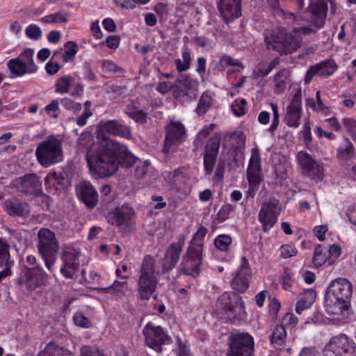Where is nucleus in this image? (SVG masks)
Here are the masks:
<instances>
[{
    "mask_svg": "<svg viewBox=\"0 0 356 356\" xmlns=\"http://www.w3.org/2000/svg\"><path fill=\"white\" fill-rule=\"evenodd\" d=\"M312 13L309 26L294 27L292 32L284 30L274 31L265 36L264 42L268 50L278 53L280 56L288 55L301 47L302 40L295 34L304 35L314 34L325 25L327 13L325 0H311L308 7Z\"/></svg>",
    "mask_w": 356,
    "mask_h": 356,
    "instance_id": "1",
    "label": "nucleus"
},
{
    "mask_svg": "<svg viewBox=\"0 0 356 356\" xmlns=\"http://www.w3.org/2000/svg\"><path fill=\"white\" fill-rule=\"evenodd\" d=\"M110 139L104 143H92L90 134H83L78 140L79 149L88 148L86 160L90 171L99 177H106L113 175L118 170V163L111 147L106 145Z\"/></svg>",
    "mask_w": 356,
    "mask_h": 356,
    "instance_id": "2",
    "label": "nucleus"
},
{
    "mask_svg": "<svg viewBox=\"0 0 356 356\" xmlns=\"http://www.w3.org/2000/svg\"><path fill=\"white\" fill-rule=\"evenodd\" d=\"M352 296V285L346 278H337L332 281L325 293V307L328 314L339 318L348 308Z\"/></svg>",
    "mask_w": 356,
    "mask_h": 356,
    "instance_id": "3",
    "label": "nucleus"
},
{
    "mask_svg": "<svg viewBox=\"0 0 356 356\" xmlns=\"http://www.w3.org/2000/svg\"><path fill=\"white\" fill-rule=\"evenodd\" d=\"M207 229L200 227L193 235L186 253L181 263V270L187 275L196 276L199 273L200 266L202 261V249L204 238Z\"/></svg>",
    "mask_w": 356,
    "mask_h": 356,
    "instance_id": "4",
    "label": "nucleus"
},
{
    "mask_svg": "<svg viewBox=\"0 0 356 356\" xmlns=\"http://www.w3.org/2000/svg\"><path fill=\"white\" fill-rule=\"evenodd\" d=\"M156 261L147 255L143 259L138 280V291L142 300H149L156 289L159 272L155 268Z\"/></svg>",
    "mask_w": 356,
    "mask_h": 356,
    "instance_id": "5",
    "label": "nucleus"
},
{
    "mask_svg": "<svg viewBox=\"0 0 356 356\" xmlns=\"http://www.w3.org/2000/svg\"><path fill=\"white\" fill-rule=\"evenodd\" d=\"M37 236L38 251L45 262L47 270L49 272H53L59 249L56 235L49 229L41 228L38 232Z\"/></svg>",
    "mask_w": 356,
    "mask_h": 356,
    "instance_id": "6",
    "label": "nucleus"
},
{
    "mask_svg": "<svg viewBox=\"0 0 356 356\" xmlns=\"http://www.w3.org/2000/svg\"><path fill=\"white\" fill-rule=\"evenodd\" d=\"M35 155L38 162L45 168L63 159L62 142L53 136H49L37 147Z\"/></svg>",
    "mask_w": 356,
    "mask_h": 356,
    "instance_id": "7",
    "label": "nucleus"
},
{
    "mask_svg": "<svg viewBox=\"0 0 356 356\" xmlns=\"http://www.w3.org/2000/svg\"><path fill=\"white\" fill-rule=\"evenodd\" d=\"M254 339L247 332H232L229 337L227 356H252Z\"/></svg>",
    "mask_w": 356,
    "mask_h": 356,
    "instance_id": "8",
    "label": "nucleus"
},
{
    "mask_svg": "<svg viewBox=\"0 0 356 356\" xmlns=\"http://www.w3.org/2000/svg\"><path fill=\"white\" fill-rule=\"evenodd\" d=\"M186 136V128L181 122L171 121L168 123L165 127L163 153L175 152L176 147L185 141Z\"/></svg>",
    "mask_w": 356,
    "mask_h": 356,
    "instance_id": "9",
    "label": "nucleus"
},
{
    "mask_svg": "<svg viewBox=\"0 0 356 356\" xmlns=\"http://www.w3.org/2000/svg\"><path fill=\"white\" fill-rule=\"evenodd\" d=\"M47 282L48 275L40 267L26 268L17 280L20 287L29 292L46 285Z\"/></svg>",
    "mask_w": 356,
    "mask_h": 356,
    "instance_id": "10",
    "label": "nucleus"
},
{
    "mask_svg": "<svg viewBox=\"0 0 356 356\" xmlns=\"http://www.w3.org/2000/svg\"><path fill=\"white\" fill-rule=\"evenodd\" d=\"M280 210V201L275 198H270L262 203L258 219L263 225L264 232L268 231L277 222Z\"/></svg>",
    "mask_w": 356,
    "mask_h": 356,
    "instance_id": "11",
    "label": "nucleus"
},
{
    "mask_svg": "<svg viewBox=\"0 0 356 356\" xmlns=\"http://www.w3.org/2000/svg\"><path fill=\"white\" fill-rule=\"evenodd\" d=\"M105 134L127 139L131 138V128L115 120L101 121L99 122L98 125L97 138L102 143H104L105 139H110L104 135Z\"/></svg>",
    "mask_w": 356,
    "mask_h": 356,
    "instance_id": "12",
    "label": "nucleus"
},
{
    "mask_svg": "<svg viewBox=\"0 0 356 356\" xmlns=\"http://www.w3.org/2000/svg\"><path fill=\"white\" fill-rule=\"evenodd\" d=\"M302 113V90L299 88L285 108L284 122L289 127L298 128Z\"/></svg>",
    "mask_w": 356,
    "mask_h": 356,
    "instance_id": "13",
    "label": "nucleus"
},
{
    "mask_svg": "<svg viewBox=\"0 0 356 356\" xmlns=\"http://www.w3.org/2000/svg\"><path fill=\"white\" fill-rule=\"evenodd\" d=\"M221 142V134L216 133L207 142L203 154L204 170L206 175L213 173Z\"/></svg>",
    "mask_w": 356,
    "mask_h": 356,
    "instance_id": "14",
    "label": "nucleus"
},
{
    "mask_svg": "<svg viewBox=\"0 0 356 356\" xmlns=\"http://www.w3.org/2000/svg\"><path fill=\"white\" fill-rule=\"evenodd\" d=\"M327 354L330 352L337 356H356V346L349 341L345 334L334 337L325 346Z\"/></svg>",
    "mask_w": 356,
    "mask_h": 356,
    "instance_id": "15",
    "label": "nucleus"
},
{
    "mask_svg": "<svg viewBox=\"0 0 356 356\" xmlns=\"http://www.w3.org/2000/svg\"><path fill=\"white\" fill-rule=\"evenodd\" d=\"M145 343L157 353L162 351V346L168 340V337L161 326H154L152 323H148L143 329Z\"/></svg>",
    "mask_w": 356,
    "mask_h": 356,
    "instance_id": "16",
    "label": "nucleus"
},
{
    "mask_svg": "<svg viewBox=\"0 0 356 356\" xmlns=\"http://www.w3.org/2000/svg\"><path fill=\"white\" fill-rule=\"evenodd\" d=\"M81 253L75 249H67L61 254L60 273L67 279H73L79 268Z\"/></svg>",
    "mask_w": 356,
    "mask_h": 356,
    "instance_id": "17",
    "label": "nucleus"
},
{
    "mask_svg": "<svg viewBox=\"0 0 356 356\" xmlns=\"http://www.w3.org/2000/svg\"><path fill=\"white\" fill-rule=\"evenodd\" d=\"M254 151V149L252 150ZM247 177L249 182V195L253 197L262 181L261 175L260 158L257 151L252 152L247 170Z\"/></svg>",
    "mask_w": 356,
    "mask_h": 356,
    "instance_id": "18",
    "label": "nucleus"
},
{
    "mask_svg": "<svg viewBox=\"0 0 356 356\" xmlns=\"http://www.w3.org/2000/svg\"><path fill=\"white\" fill-rule=\"evenodd\" d=\"M218 305L222 309L227 311L228 314L233 316L243 314L245 312L242 298L235 293H223L218 298Z\"/></svg>",
    "mask_w": 356,
    "mask_h": 356,
    "instance_id": "19",
    "label": "nucleus"
},
{
    "mask_svg": "<svg viewBox=\"0 0 356 356\" xmlns=\"http://www.w3.org/2000/svg\"><path fill=\"white\" fill-rule=\"evenodd\" d=\"M297 158L305 175L312 179L318 180L323 179L322 165L316 161L308 153L301 151L298 152Z\"/></svg>",
    "mask_w": 356,
    "mask_h": 356,
    "instance_id": "20",
    "label": "nucleus"
},
{
    "mask_svg": "<svg viewBox=\"0 0 356 356\" xmlns=\"http://www.w3.org/2000/svg\"><path fill=\"white\" fill-rule=\"evenodd\" d=\"M13 186L21 193L38 195L42 192V183L35 174L26 175L15 179Z\"/></svg>",
    "mask_w": 356,
    "mask_h": 356,
    "instance_id": "21",
    "label": "nucleus"
},
{
    "mask_svg": "<svg viewBox=\"0 0 356 356\" xmlns=\"http://www.w3.org/2000/svg\"><path fill=\"white\" fill-rule=\"evenodd\" d=\"M76 196L88 208L93 209L98 203V193L92 184L86 180L79 182L75 186Z\"/></svg>",
    "mask_w": 356,
    "mask_h": 356,
    "instance_id": "22",
    "label": "nucleus"
},
{
    "mask_svg": "<svg viewBox=\"0 0 356 356\" xmlns=\"http://www.w3.org/2000/svg\"><path fill=\"white\" fill-rule=\"evenodd\" d=\"M252 273L249 262L243 257L241 258L240 269L232 280L231 286L235 291L243 293L248 289Z\"/></svg>",
    "mask_w": 356,
    "mask_h": 356,
    "instance_id": "23",
    "label": "nucleus"
},
{
    "mask_svg": "<svg viewBox=\"0 0 356 356\" xmlns=\"http://www.w3.org/2000/svg\"><path fill=\"white\" fill-rule=\"evenodd\" d=\"M134 215V209L129 204H124L109 211L107 218L109 222L120 227L128 224Z\"/></svg>",
    "mask_w": 356,
    "mask_h": 356,
    "instance_id": "24",
    "label": "nucleus"
},
{
    "mask_svg": "<svg viewBox=\"0 0 356 356\" xmlns=\"http://www.w3.org/2000/svg\"><path fill=\"white\" fill-rule=\"evenodd\" d=\"M106 145L111 147L113 150L118 165L129 168L138 161L137 158L129 151L124 145L113 140H109Z\"/></svg>",
    "mask_w": 356,
    "mask_h": 356,
    "instance_id": "25",
    "label": "nucleus"
},
{
    "mask_svg": "<svg viewBox=\"0 0 356 356\" xmlns=\"http://www.w3.org/2000/svg\"><path fill=\"white\" fill-rule=\"evenodd\" d=\"M337 69V65L332 59H326L314 65L311 66L306 74L305 81L306 83L311 82L315 76L327 77L331 76Z\"/></svg>",
    "mask_w": 356,
    "mask_h": 356,
    "instance_id": "26",
    "label": "nucleus"
},
{
    "mask_svg": "<svg viewBox=\"0 0 356 356\" xmlns=\"http://www.w3.org/2000/svg\"><path fill=\"white\" fill-rule=\"evenodd\" d=\"M3 211L11 217L26 218L30 213L29 204L18 199H8L2 204Z\"/></svg>",
    "mask_w": 356,
    "mask_h": 356,
    "instance_id": "27",
    "label": "nucleus"
},
{
    "mask_svg": "<svg viewBox=\"0 0 356 356\" xmlns=\"http://www.w3.org/2000/svg\"><path fill=\"white\" fill-rule=\"evenodd\" d=\"M184 245V241H179L178 243L170 244L168 247L161 264L163 272L170 271L176 266L182 252Z\"/></svg>",
    "mask_w": 356,
    "mask_h": 356,
    "instance_id": "28",
    "label": "nucleus"
},
{
    "mask_svg": "<svg viewBox=\"0 0 356 356\" xmlns=\"http://www.w3.org/2000/svg\"><path fill=\"white\" fill-rule=\"evenodd\" d=\"M197 88V81L189 75H182L173 83L172 95L176 98H180L189 95L190 91Z\"/></svg>",
    "mask_w": 356,
    "mask_h": 356,
    "instance_id": "29",
    "label": "nucleus"
},
{
    "mask_svg": "<svg viewBox=\"0 0 356 356\" xmlns=\"http://www.w3.org/2000/svg\"><path fill=\"white\" fill-rule=\"evenodd\" d=\"M241 0H220L218 8L224 19L228 22L241 15Z\"/></svg>",
    "mask_w": 356,
    "mask_h": 356,
    "instance_id": "30",
    "label": "nucleus"
},
{
    "mask_svg": "<svg viewBox=\"0 0 356 356\" xmlns=\"http://www.w3.org/2000/svg\"><path fill=\"white\" fill-rule=\"evenodd\" d=\"M45 185L49 187L51 185H58L63 188H67L71 185L70 179L65 172L56 173L53 172L49 173L44 179Z\"/></svg>",
    "mask_w": 356,
    "mask_h": 356,
    "instance_id": "31",
    "label": "nucleus"
},
{
    "mask_svg": "<svg viewBox=\"0 0 356 356\" xmlns=\"http://www.w3.org/2000/svg\"><path fill=\"white\" fill-rule=\"evenodd\" d=\"M316 293L313 289L305 290L299 296V300L296 306V313L300 314L302 312L309 307L315 301Z\"/></svg>",
    "mask_w": 356,
    "mask_h": 356,
    "instance_id": "32",
    "label": "nucleus"
},
{
    "mask_svg": "<svg viewBox=\"0 0 356 356\" xmlns=\"http://www.w3.org/2000/svg\"><path fill=\"white\" fill-rule=\"evenodd\" d=\"M355 155V147L351 141L344 138L337 149V158L342 161L351 159Z\"/></svg>",
    "mask_w": 356,
    "mask_h": 356,
    "instance_id": "33",
    "label": "nucleus"
},
{
    "mask_svg": "<svg viewBox=\"0 0 356 356\" xmlns=\"http://www.w3.org/2000/svg\"><path fill=\"white\" fill-rule=\"evenodd\" d=\"M135 176L139 179H148L153 172V167L148 161H138L136 163Z\"/></svg>",
    "mask_w": 356,
    "mask_h": 356,
    "instance_id": "34",
    "label": "nucleus"
},
{
    "mask_svg": "<svg viewBox=\"0 0 356 356\" xmlns=\"http://www.w3.org/2000/svg\"><path fill=\"white\" fill-rule=\"evenodd\" d=\"M277 59L272 60L269 63H259L253 71V75L256 79L266 76L278 65Z\"/></svg>",
    "mask_w": 356,
    "mask_h": 356,
    "instance_id": "35",
    "label": "nucleus"
},
{
    "mask_svg": "<svg viewBox=\"0 0 356 356\" xmlns=\"http://www.w3.org/2000/svg\"><path fill=\"white\" fill-rule=\"evenodd\" d=\"M181 57L182 59L177 58L175 60L176 69L179 72L187 71L191 67V56L189 49L186 46H184L182 49Z\"/></svg>",
    "mask_w": 356,
    "mask_h": 356,
    "instance_id": "36",
    "label": "nucleus"
},
{
    "mask_svg": "<svg viewBox=\"0 0 356 356\" xmlns=\"http://www.w3.org/2000/svg\"><path fill=\"white\" fill-rule=\"evenodd\" d=\"M127 287V281L120 282L116 280L111 286L102 288L101 290L104 293L110 294L117 298L122 296L124 294V291Z\"/></svg>",
    "mask_w": 356,
    "mask_h": 356,
    "instance_id": "37",
    "label": "nucleus"
},
{
    "mask_svg": "<svg viewBox=\"0 0 356 356\" xmlns=\"http://www.w3.org/2000/svg\"><path fill=\"white\" fill-rule=\"evenodd\" d=\"M286 338V332L284 325H277L270 336V342L275 347L284 345Z\"/></svg>",
    "mask_w": 356,
    "mask_h": 356,
    "instance_id": "38",
    "label": "nucleus"
},
{
    "mask_svg": "<svg viewBox=\"0 0 356 356\" xmlns=\"http://www.w3.org/2000/svg\"><path fill=\"white\" fill-rule=\"evenodd\" d=\"M10 73L15 76H21L26 73H29L26 65L20 60V58L10 59L7 63Z\"/></svg>",
    "mask_w": 356,
    "mask_h": 356,
    "instance_id": "39",
    "label": "nucleus"
},
{
    "mask_svg": "<svg viewBox=\"0 0 356 356\" xmlns=\"http://www.w3.org/2000/svg\"><path fill=\"white\" fill-rule=\"evenodd\" d=\"M38 356H70L69 353L63 348L55 344L54 342L49 343L44 349L40 352Z\"/></svg>",
    "mask_w": 356,
    "mask_h": 356,
    "instance_id": "40",
    "label": "nucleus"
},
{
    "mask_svg": "<svg viewBox=\"0 0 356 356\" xmlns=\"http://www.w3.org/2000/svg\"><path fill=\"white\" fill-rule=\"evenodd\" d=\"M33 54L34 51L32 49H26L21 53L19 58L26 65L29 73H33L38 70V67L33 62Z\"/></svg>",
    "mask_w": 356,
    "mask_h": 356,
    "instance_id": "41",
    "label": "nucleus"
},
{
    "mask_svg": "<svg viewBox=\"0 0 356 356\" xmlns=\"http://www.w3.org/2000/svg\"><path fill=\"white\" fill-rule=\"evenodd\" d=\"M329 256H327V250L321 245H318L314 251L313 257V262L315 266H321L326 263L328 264Z\"/></svg>",
    "mask_w": 356,
    "mask_h": 356,
    "instance_id": "42",
    "label": "nucleus"
},
{
    "mask_svg": "<svg viewBox=\"0 0 356 356\" xmlns=\"http://www.w3.org/2000/svg\"><path fill=\"white\" fill-rule=\"evenodd\" d=\"M125 113L138 123L144 124L146 122L147 114L143 111L135 106H127L125 110Z\"/></svg>",
    "mask_w": 356,
    "mask_h": 356,
    "instance_id": "43",
    "label": "nucleus"
},
{
    "mask_svg": "<svg viewBox=\"0 0 356 356\" xmlns=\"http://www.w3.org/2000/svg\"><path fill=\"white\" fill-rule=\"evenodd\" d=\"M216 124L211 123L205 125L197 134L194 140V145L196 148L201 147L203 141L213 131Z\"/></svg>",
    "mask_w": 356,
    "mask_h": 356,
    "instance_id": "44",
    "label": "nucleus"
},
{
    "mask_svg": "<svg viewBox=\"0 0 356 356\" xmlns=\"http://www.w3.org/2000/svg\"><path fill=\"white\" fill-rule=\"evenodd\" d=\"M241 67L243 68L242 63L237 59L233 58L229 56L224 55L220 57L217 67L220 71H224L227 67Z\"/></svg>",
    "mask_w": 356,
    "mask_h": 356,
    "instance_id": "45",
    "label": "nucleus"
},
{
    "mask_svg": "<svg viewBox=\"0 0 356 356\" xmlns=\"http://www.w3.org/2000/svg\"><path fill=\"white\" fill-rule=\"evenodd\" d=\"M212 104L211 97L207 93H203L199 100L196 112L199 115L206 113Z\"/></svg>",
    "mask_w": 356,
    "mask_h": 356,
    "instance_id": "46",
    "label": "nucleus"
},
{
    "mask_svg": "<svg viewBox=\"0 0 356 356\" xmlns=\"http://www.w3.org/2000/svg\"><path fill=\"white\" fill-rule=\"evenodd\" d=\"M78 51V45L76 42L69 41L65 44V53L63 59L65 63L72 61Z\"/></svg>",
    "mask_w": 356,
    "mask_h": 356,
    "instance_id": "47",
    "label": "nucleus"
},
{
    "mask_svg": "<svg viewBox=\"0 0 356 356\" xmlns=\"http://www.w3.org/2000/svg\"><path fill=\"white\" fill-rule=\"evenodd\" d=\"M163 177L171 184L176 185L184 178V171L181 168H177L174 171L165 172L163 173Z\"/></svg>",
    "mask_w": 356,
    "mask_h": 356,
    "instance_id": "48",
    "label": "nucleus"
},
{
    "mask_svg": "<svg viewBox=\"0 0 356 356\" xmlns=\"http://www.w3.org/2000/svg\"><path fill=\"white\" fill-rule=\"evenodd\" d=\"M72 77L70 76H61L56 83V90L60 94L67 93L70 88Z\"/></svg>",
    "mask_w": 356,
    "mask_h": 356,
    "instance_id": "49",
    "label": "nucleus"
},
{
    "mask_svg": "<svg viewBox=\"0 0 356 356\" xmlns=\"http://www.w3.org/2000/svg\"><path fill=\"white\" fill-rule=\"evenodd\" d=\"M67 20V14L62 12L44 16L40 19L43 23H61L66 22Z\"/></svg>",
    "mask_w": 356,
    "mask_h": 356,
    "instance_id": "50",
    "label": "nucleus"
},
{
    "mask_svg": "<svg viewBox=\"0 0 356 356\" xmlns=\"http://www.w3.org/2000/svg\"><path fill=\"white\" fill-rule=\"evenodd\" d=\"M232 241V238L229 235L222 234L216 238L214 244L218 250L221 251H226L228 250Z\"/></svg>",
    "mask_w": 356,
    "mask_h": 356,
    "instance_id": "51",
    "label": "nucleus"
},
{
    "mask_svg": "<svg viewBox=\"0 0 356 356\" xmlns=\"http://www.w3.org/2000/svg\"><path fill=\"white\" fill-rule=\"evenodd\" d=\"M234 206L229 204H227L222 206L217 213L216 220L218 223H221L228 219L231 213L234 211Z\"/></svg>",
    "mask_w": 356,
    "mask_h": 356,
    "instance_id": "52",
    "label": "nucleus"
},
{
    "mask_svg": "<svg viewBox=\"0 0 356 356\" xmlns=\"http://www.w3.org/2000/svg\"><path fill=\"white\" fill-rule=\"evenodd\" d=\"M102 67L104 71L106 73L120 75L123 72L122 68H120L115 63L109 60H102Z\"/></svg>",
    "mask_w": 356,
    "mask_h": 356,
    "instance_id": "53",
    "label": "nucleus"
},
{
    "mask_svg": "<svg viewBox=\"0 0 356 356\" xmlns=\"http://www.w3.org/2000/svg\"><path fill=\"white\" fill-rule=\"evenodd\" d=\"M25 33L29 38L38 40L42 37V32L38 25L32 24L26 28Z\"/></svg>",
    "mask_w": 356,
    "mask_h": 356,
    "instance_id": "54",
    "label": "nucleus"
},
{
    "mask_svg": "<svg viewBox=\"0 0 356 356\" xmlns=\"http://www.w3.org/2000/svg\"><path fill=\"white\" fill-rule=\"evenodd\" d=\"M270 107L272 108L273 112V120L270 127L268 129V131L270 133H273L275 130H277L279 124H280V114L278 106L276 104L271 102Z\"/></svg>",
    "mask_w": 356,
    "mask_h": 356,
    "instance_id": "55",
    "label": "nucleus"
},
{
    "mask_svg": "<svg viewBox=\"0 0 356 356\" xmlns=\"http://www.w3.org/2000/svg\"><path fill=\"white\" fill-rule=\"evenodd\" d=\"M61 105L65 108L72 111L74 113H79L82 108L80 103L75 102L72 99L67 97L62 99Z\"/></svg>",
    "mask_w": 356,
    "mask_h": 356,
    "instance_id": "56",
    "label": "nucleus"
},
{
    "mask_svg": "<svg viewBox=\"0 0 356 356\" xmlns=\"http://www.w3.org/2000/svg\"><path fill=\"white\" fill-rule=\"evenodd\" d=\"M342 124L347 132L355 140L356 138V120L345 118L342 120Z\"/></svg>",
    "mask_w": 356,
    "mask_h": 356,
    "instance_id": "57",
    "label": "nucleus"
},
{
    "mask_svg": "<svg viewBox=\"0 0 356 356\" xmlns=\"http://www.w3.org/2000/svg\"><path fill=\"white\" fill-rule=\"evenodd\" d=\"M10 261L9 245L0 239V266Z\"/></svg>",
    "mask_w": 356,
    "mask_h": 356,
    "instance_id": "58",
    "label": "nucleus"
},
{
    "mask_svg": "<svg viewBox=\"0 0 356 356\" xmlns=\"http://www.w3.org/2000/svg\"><path fill=\"white\" fill-rule=\"evenodd\" d=\"M73 321L79 327H90L91 325L90 320L81 312H77L74 314Z\"/></svg>",
    "mask_w": 356,
    "mask_h": 356,
    "instance_id": "59",
    "label": "nucleus"
},
{
    "mask_svg": "<svg viewBox=\"0 0 356 356\" xmlns=\"http://www.w3.org/2000/svg\"><path fill=\"white\" fill-rule=\"evenodd\" d=\"M279 251L280 256L284 259H288L291 257H294L298 254V250L296 248L288 244L282 245Z\"/></svg>",
    "mask_w": 356,
    "mask_h": 356,
    "instance_id": "60",
    "label": "nucleus"
},
{
    "mask_svg": "<svg viewBox=\"0 0 356 356\" xmlns=\"http://www.w3.org/2000/svg\"><path fill=\"white\" fill-rule=\"evenodd\" d=\"M246 100L245 99H236L232 106V111L236 116H241L245 114V104Z\"/></svg>",
    "mask_w": 356,
    "mask_h": 356,
    "instance_id": "61",
    "label": "nucleus"
},
{
    "mask_svg": "<svg viewBox=\"0 0 356 356\" xmlns=\"http://www.w3.org/2000/svg\"><path fill=\"white\" fill-rule=\"evenodd\" d=\"M328 265L331 266L335 260L341 255V250L338 245L333 244L329 248Z\"/></svg>",
    "mask_w": 356,
    "mask_h": 356,
    "instance_id": "62",
    "label": "nucleus"
},
{
    "mask_svg": "<svg viewBox=\"0 0 356 356\" xmlns=\"http://www.w3.org/2000/svg\"><path fill=\"white\" fill-rule=\"evenodd\" d=\"M280 11L282 13L284 18L287 21L288 24H292L293 23H296L298 24H301V21L302 18L300 15H297L293 13H287L280 9Z\"/></svg>",
    "mask_w": 356,
    "mask_h": 356,
    "instance_id": "63",
    "label": "nucleus"
},
{
    "mask_svg": "<svg viewBox=\"0 0 356 356\" xmlns=\"http://www.w3.org/2000/svg\"><path fill=\"white\" fill-rule=\"evenodd\" d=\"M81 356H104V355L97 349L85 346L81 349Z\"/></svg>",
    "mask_w": 356,
    "mask_h": 356,
    "instance_id": "64",
    "label": "nucleus"
}]
</instances>
